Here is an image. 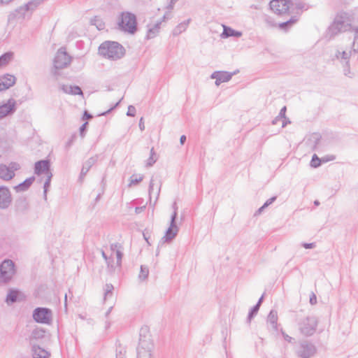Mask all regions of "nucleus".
<instances>
[{"mask_svg": "<svg viewBox=\"0 0 358 358\" xmlns=\"http://www.w3.org/2000/svg\"><path fill=\"white\" fill-rule=\"evenodd\" d=\"M212 77L215 79V84L219 85L222 83H225L231 79V75L227 72H215Z\"/></svg>", "mask_w": 358, "mask_h": 358, "instance_id": "13", "label": "nucleus"}, {"mask_svg": "<svg viewBox=\"0 0 358 358\" xmlns=\"http://www.w3.org/2000/svg\"><path fill=\"white\" fill-rule=\"evenodd\" d=\"M32 356L34 358H49L50 353L39 346H34L33 348Z\"/></svg>", "mask_w": 358, "mask_h": 358, "instance_id": "14", "label": "nucleus"}, {"mask_svg": "<svg viewBox=\"0 0 358 358\" xmlns=\"http://www.w3.org/2000/svg\"><path fill=\"white\" fill-rule=\"evenodd\" d=\"M17 169L14 165L8 167L6 165L0 166V177L3 180H10L14 176V171Z\"/></svg>", "mask_w": 358, "mask_h": 358, "instance_id": "10", "label": "nucleus"}, {"mask_svg": "<svg viewBox=\"0 0 358 358\" xmlns=\"http://www.w3.org/2000/svg\"><path fill=\"white\" fill-rule=\"evenodd\" d=\"M334 159L335 157L334 155H330L329 157L320 159L317 157V155H313L310 161V166L313 168H317L321 165L322 162H327L332 161Z\"/></svg>", "mask_w": 358, "mask_h": 358, "instance_id": "12", "label": "nucleus"}, {"mask_svg": "<svg viewBox=\"0 0 358 358\" xmlns=\"http://www.w3.org/2000/svg\"><path fill=\"white\" fill-rule=\"evenodd\" d=\"M50 162L48 160H42L36 163L35 172L38 175H45L48 177L47 183H50L51 178V173H50Z\"/></svg>", "mask_w": 358, "mask_h": 358, "instance_id": "8", "label": "nucleus"}, {"mask_svg": "<svg viewBox=\"0 0 358 358\" xmlns=\"http://www.w3.org/2000/svg\"><path fill=\"white\" fill-rule=\"evenodd\" d=\"M117 24L122 30L134 33L136 29V16L131 13L123 12L118 17Z\"/></svg>", "mask_w": 358, "mask_h": 358, "instance_id": "2", "label": "nucleus"}, {"mask_svg": "<svg viewBox=\"0 0 358 358\" xmlns=\"http://www.w3.org/2000/svg\"><path fill=\"white\" fill-rule=\"evenodd\" d=\"M63 91L69 94L73 95H82L83 92L81 89L78 86H72V85H64L62 87Z\"/></svg>", "mask_w": 358, "mask_h": 358, "instance_id": "16", "label": "nucleus"}, {"mask_svg": "<svg viewBox=\"0 0 358 358\" xmlns=\"http://www.w3.org/2000/svg\"><path fill=\"white\" fill-rule=\"evenodd\" d=\"M33 317L37 322L49 323L52 319V313L48 308H38L34 310Z\"/></svg>", "mask_w": 358, "mask_h": 358, "instance_id": "7", "label": "nucleus"}, {"mask_svg": "<svg viewBox=\"0 0 358 358\" xmlns=\"http://www.w3.org/2000/svg\"><path fill=\"white\" fill-rule=\"evenodd\" d=\"M15 273L14 264L10 260H5L0 266V282H7Z\"/></svg>", "mask_w": 358, "mask_h": 358, "instance_id": "3", "label": "nucleus"}, {"mask_svg": "<svg viewBox=\"0 0 358 358\" xmlns=\"http://www.w3.org/2000/svg\"><path fill=\"white\" fill-rule=\"evenodd\" d=\"M90 118H91V115L87 114V112H85V114H84V116H83V119H87H87H90Z\"/></svg>", "mask_w": 358, "mask_h": 358, "instance_id": "24", "label": "nucleus"}, {"mask_svg": "<svg viewBox=\"0 0 358 358\" xmlns=\"http://www.w3.org/2000/svg\"><path fill=\"white\" fill-rule=\"evenodd\" d=\"M176 233H177L176 227L174 226H171V227H169V229H168V231L166 234V238L169 239V240L172 239L173 238L175 237V236L176 235Z\"/></svg>", "mask_w": 358, "mask_h": 358, "instance_id": "20", "label": "nucleus"}, {"mask_svg": "<svg viewBox=\"0 0 358 358\" xmlns=\"http://www.w3.org/2000/svg\"><path fill=\"white\" fill-rule=\"evenodd\" d=\"M102 255L105 259L108 262V264H111V266H113L114 264L117 266L120 265L122 254L117 245H111L110 248V252H103Z\"/></svg>", "mask_w": 358, "mask_h": 358, "instance_id": "4", "label": "nucleus"}, {"mask_svg": "<svg viewBox=\"0 0 358 358\" xmlns=\"http://www.w3.org/2000/svg\"><path fill=\"white\" fill-rule=\"evenodd\" d=\"M313 301H314V302H315V301H316V297H315V296H314V295H313V299H312V298L310 299V301H311V303H313Z\"/></svg>", "mask_w": 358, "mask_h": 358, "instance_id": "31", "label": "nucleus"}, {"mask_svg": "<svg viewBox=\"0 0 358 358\" xmlns=\"http://www.w3.org/2000/svg\"><path fill=\"white\" fill-rule=\"evenodd\" d=\"M145 208V206H143V207H141V208H136V212L138 213L140 211H143Z\"/></svg>", "mask_w": 358, "mask_h": 358, "instance_id": "26", "label": "nucleus"}, {"mask_svg": "<svg viewBox=\"0 0 358 358\" xmlns=\"http://www.w3.org/2000/svg\"><path fill=\"white\" fill-rule=\"evenodd\" d=\"M34 338H40V331H36V332L34 333Z\"/></svg>", "mask_w": 358, "mask_h": 358, "instance_id": "27", "label": "nucleus"}, {"mask_svg": "<svg viewBox=\"0 0 358 358\" xmlns=\"http://www.w3.org/2000/svg\"><path fill=\"white\" fill-rule=\"evenodd\" d=\"M124 52V48L115 41H105L99 45L98 49L99 55L112 59L121 58Z\"/></svg>", "mask_w": 358, "mask_h": 358, "instance_id": "1", "label": "nucleus"}, {"mask_svg": "<svg viewBox=\"0 0 358 358\" xmlns=\"http://www.w3.org/2000/svg\"><path fill=\"white\" fill-rule=\"evenodd\" d=\"M12 54L6 53L0 57V68L7 65L12 59Z\"/></svg>", "mask_w": 358, "mask_h": 358, "instance_id": "18", "label": "nucleus"}, {"mask_svg": "<svg viewBox=\"0 0 358 358\" xmlns=\"http://www.w3.org/2000/svg\"><path fill=\"white\" fill-rule=\"evenodd\" d=\"M313 301H314V302H315V301H316V297H315V296H314V295H313V299H312V298L310 299V301H311V303H313Z\"/></svg>", "mask_w": 358, "mask_h": 358, "instance_id": "32", "label": "nucleus"}, {"mask_svg": "<svg viewBox=\"0 0 358 358\" xmlns=\"http://www.w3.org/2000/svg\"><path fill=\"white\" fill-rule=\"evenodd\" d=\"M296 20L291 19V20H289V21H287L286 22H283V23L280 24H279V27L280 29H285L287 27H292L293 24H294L296 23Z\"/></svg>", "mask_w": 358, "mask_h": 358, "instance_id": "21", "label": "nucleus"}, {"mask_svg": "<svg viewBox=\"0 0 358 358\" xmlns=\"http://www.w3.org/2000/svg\"><path fill=\"white\" fill-rule=\"evenodd\" d=\"M139 127H140V129L141 131L144 130L145 129V124H144V121H143V117L141 118L140 120V122H139Z\"/></svg>", "mask_w": 358, "mask_h": 358, "instance_id": "23", "label": "nucleus"}, {"mask_svg": "<svg viewBox=\"0 0 358 358\" xmlns=\"http://www.w3.org/2000/svg\"><path fill=\"white\" fill-rule=\"evenodd\" d=\"M144 236V238L146 240V241L148 242V244H150L149 241H148V238H150L149 236H147V234H143Z\"/></svg>", "mask_w": 358, "mask_h": 358, "instance_id": "29", "label": "nucleus"}, {"mask_svg": "<svg viewBox=\"0 0 358 358\" xmlns=\"http://www.w3.org/2000/svg\"><path fill=\"white\" fill-rule=\"evenodd\" d=\"M27 185H29L31 183V182L27 181V180L24 181V183H23L24 187L27 185Z\"/></svg>", "mask_w": 358, "mask_h": 358, "instance_id": "30", "label": "nucleus"}, {"mask_svg": "<svg viewBox=\"0 0 358 358\" xmlns=\"http://www.w3.org/2000/svg\"><path fill=\"white\" fill-rule=\"evenodd\" d=\"M87 122H85L80 128V134L81 136H85V131L87 128Z\"/></svg>", "mask_w": 358, "mask_h": 358, "instance_id": "22", "label": "nucleus"}, {"mask_svg": "<svg viewBox=\"0 0 358 358\" xmlns=\"http://www.w3.org/2000/svg\"><path fill=\"white\" fill-rule=\"evenodd\" d=\"M10 201V195L7 188L0 187V208H6Z\"/></svg>", "mask_w": 358, "mask_h": 358, "instance_id": "11", "label": "nucleus"}, {"mask_svg": "<svg viewBox=\"0 0 358 358\" xmlns=\"http://www.w3.org/2000/svg\"><path fill=\"white\" fill-rule=\"evenodd\" d=\"M224 31L222 33V36L224 37H229V36H241V33L238 32L237 31H235L232 29L230 27H227L226 26H223Z\"/></svg>", "mask_w": 358, "mask_h": 358, "instance_id": "17", "label": "nucleus"}, {"mask_svg": "<svg viewBox=\"0 0 358 358\" xmlns=\"http://www.w3.org/2000/svg\"><path fill=\"white\" fill-rule=\"evenodd\" d=\"M71 62V57L69 55L64 48L59 49L55 57L54 66L56 69L66 67Z\"/></svg>", "mask_w": 358, "mask_h": 358, "instance_id": "5", "label": "nucleus"}, {"mask_svg": "<svg viewBox=\"0 0 358 358\" xmlns=\"http://www.w3.org/2000/svg\"><path fill=\"white\" fill-rule=\"evenodd\" d=\"M19 296V292H17V291H15V290H11L9 292L8 296H7V302L9 303V302H15L17 299L18 298Z\"/></svg>", "mask_w": 358, "mask_h": 358, "instance_id": "19", "label": "nucleus"}, {"mask_svg": "<svg viewBox=\"0 0 358 358\" xmlns=\"http://www.w3.org/2000/svg\"><path fill=\"white\" fill-rule=\"evenodd\" d=\"M14 103L9 100L6 103L0 106V118L7 115L13 108Z\"/></svg>", "mask_w": 358, "mask_h": 358, "instance_id": "15", "label": "nucleus"}, {"mask_svg": "<svg viewBox=\"0 0 358 358\" xmlns=\"http://www.w3.org/2000/svg\"><path fill=\"white\" fill-rule=\"evenodd\" d=\"M180 143H181V144H183V143H185V140H186V136H184V135H183V136H182L180 137Z\"/></svg>", "mask_w": 358, "mask_h": 358, "instance_id": "25", "label": "nucleus"}, {"mask_svg": "<svg viewBox=\"0 0 358 358\" xmlns=\"http://www.w3.org/2000/svg\"><path fill=\"white\" fill-rule=\"evenodd\" d=\"M290 3L287 0H272L270 2L271 10L278 15H285L289 12Z\"/></svg>", "mask_w": 358, "mask_h": 358, "instance_id": "6", "label": "nucleus"}, {"mask_svg": "<svg viewBox=\"0 0 358 358\" xmlns=\"http://www.w3.org/2000/svg\"><path fill=\"white\" fill-rule=\"evenodd\" d=\"M15 83V78L9 74L0 78V92L6 90Z\"/></svg>", "mask_w": 358, "mask_h": 358, "instance_id": "9", "label": "nucleus"}, {"mask_svg": "<svg viewBox=\"0 0 358 358\" xmlns=\"http://www.w3.org/2000/svg\"><path fill=\"white\" fill-rule=\"evenodd\" d=\"M304 247L306 248H311L313 247V245L312 243H310V244H306V245H304Z\"/></svg>", "mask_w": 358, "mask_h": 358, "instance_id": "28", "label": "nucleus"}]
</instances>
